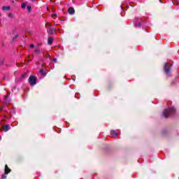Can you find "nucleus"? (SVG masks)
<instances>
[{"mask_svg":"<svg viewBox=\"0 0 179 179\" xmlns=\"http://www.w3.org/2000/svg\"><path fill=\"white\" fill-rule=\"evenodd\" d=\"M164 71L167 76H170V73L171 72V65L169 64V63H165Z\"/></svg>","mask_w":179,"mask_h":179,"instance_id":"2","label":"nucleus"},{"mask_svg":"<svg viewBox=\"0 0 179 179\" xmlns=\"http://www.w3.org/2000/svg\"><path fill=\"white\" fill-rule=\"evenodd\" d=\"M54 16L56 17L57 14H55V13L52 14V17H54Z\"/></svg>","mask_w":179,"mask_h":179,"instance_id":"23","label":"nucleus"},{"mask_svg":"<svg viewBox=\"0 0 179 179\" xmlns=\"http://www.w3.org/2000/svg\"><path fill=\"white\" fill-rule=\"evenodd\" d=\"M27 76V74L26 73L22 74L21 76V77L20 78V80H22V79H24V78H26Z\"/></svg>","mask_w":179,"mask_h":179,"instance_id":"16","label":"nucleus"},{"mask_svg":"<svg viewBox=\"0 0 179 179\" xmlns=\"http://www.w3.org/2000/svg\"><path fill=\"white\" fill-rule=\"evenodd\" d=\"M2 10H10V7H9V6H3V8H2Z\"/></svg>","mask_w":179,"mask_h":179,"instance_id":"14","label":"nucleus"},{"mask_svg":"<svg viewBox=\"0 0 179 179\" xmlns=\"http://www.w3.org/2000/svg\"><path fill=\"white\" fill-rule=\"evenodd\" d=\"M53 62H57V59H55H55H53Z\"/></svg>","mask_w":179,"mask_h":179,"instance_id":"24","label":"nucleus"},{"mask_svg":"<svg viewBox=\"0 0 179 179\" xmlns=\"http://www.w3.org/2000/svg\"><path fill=\"white\" fill-rule=\"evenodd\" d=\"M46 58H48V57H50V55H48L47 56H45Z\"/></svg>","mask_w":179,"mask_h":179,"instance_id":"26","label":"nucleus"},{"mask_svg":"<svg viewBox=\"0 0 179 179\" xmlns=\"http://www.w3.org/2000/svg\"><path fill=\"white\" fill-rule=\"evenodd\" d=\"M121 8H122V9H124V8H122V6H121Z\"/></svg>","mask_w":179,"mask_h":179,"instance_id":"31","label":"nucleus"},{"mask_svg":"<svg viewBox=\"0 0 179 179\" xmlns=\"http://www.w3.org/2000/svg\"><path fill=\"white\" fill-rule=\"evenodd\" d=\"M142 24V18H136L135 21V27H139Z\"/></svg>","mask_w":179,"mask_h":179,"instance_id":"5","label":"nucleus"},{"mask_svg":"<svg viewBox=\"0 0 179 179\" xmlns=\"http://www.w3.org/2000/svg\"><path fill=\"white\" fill-rule=\"evenodd\" d=\"M47 31L48 34H50V35L57 34V33L55 32V29L52 28V25H51V24H48Z\"/></svg>","mask_w":179,"mask_h":179,"instance_id":"4","label":"nucleus"},{"mask_svg":"<svg viewBox=\"0 0 179 179\" xmlns=\"http://www.w3.org/2000/svg\"><path fill=\"white\" fill-rule=\"evenodd\" d=\"M11 114H16V111H15V109H12L10 111Z\"/></svg>","mask_w":179,"mask_h":179,"instance_id":"20","label":"nucleus"},{"mask_svg":"<svg viewBox=\"0 0 179 179\" xmlns=\"http://www.w3.org/2000/svg\"><path fill=\"white\" fill-rule=\"evenodd\" d=\"M27 9L28 12H30L31 10V6H27Z\"/></svg>","mask_w":179,"mask_h":179,"instance_id":"19","label":"nucleus"},{"mask_svg":"<svg viewBox=\"0 0 179 179\" xmlns=\"http://www.w3.org/2000/svg\"><path fill=\"white\" fill-rule=\"evenodd\" d=\"M21 8H22V9H25V8H26V3H22L21 4Z\"/></svg>","mask_w":179,"mask_h":179,"instance_id":"18","label":"nucleus"},{"mask_svg":"<svg viewBox=\"0 0 179 179\" xmlns=\"http://www.w3.org/2000/svg\"><path fill=\"white\" fill-rule=\"evenodd\" d=\"M15 82H17V79L15 80Z\"/></svg>","mask_w":179,"mask_h":179,"instance_id":"30","label":"nucleus"},{"mask_svg":"<svg viewBox=\"0 0 179 179\" xmlns=\"http://www.w3.org/2000/svg\"><path fill=\"white\" fill-rule=\"evenodd\" d=\"M52 41H54V39H53L52 38L49 37V38H48V44L49 45H51L52 44Z\"/></svg>","mask_w":179,"mask_h":179,"instance_id":"12","label":"nucleus"},{"mask_svg":"<svg viewBox=\"0 0 179 179\" xmlns=\"http://www.w3.org/2000/svg\"><path fill=\"white\" fill-rule=\"evenodd\" d=\"M30 48H34V44H31L30 45Z\"/></svg>","mask_w":179,"mask_h":179,"instance_id":"22","label":"nucleus"},{"mask_svg":"<svg viewBox=\"0 0 179 179\" xmlns=\"http://www.w3.org/2000/svg\"><path fill=\"white\" fill-rule=\"evenodd\" d=\"M32 2H36V0H31Z\"/></svg>","mask_w":179,"mask_h":179,"instance_id":"28","label":"nucleus"},{"mask_svg":"<svg viewBox=\"0 0 179 179\" xmlns=\"http://www.w3.org/2000/svg\"><path fill=\"white\" fill-rule=\"evenodd\" d=\"M3 128V131H4V132H8V131H9V129H10V127H9V125H3L2 126Z\"/></svg>","mask_w":179,"mask_h":179,"instance_id":"7","label":"nucleus"},{"mask_svg":"<svg viewBox=\"0 0 179 179\" xmlns=\"http://www.w3.org/2000/svg\"><path fill=\"white\" fill-rule=\"evenodd\" d=\"M2 110H3V108L0 106V111H2Z\"/></svg>","mask_w":179,"mask_h":179,"instance_id":"25","label":"nucleus"},{"mask_svg":"<svg viewBox=\"0 0 179 179\" xmlns=\"http://www.w3.org/2000/svg\"><path fill=\"white\" fill-rule=\"evenodd\" d=\"M10 171H11L10 169H9V167H8L7 165H5V169H4L5 174H9Z\"/></svg>","mask_w":179,"mask_h":179,"instance_id":"9","label":"nucleus"},{"mask_svg":"<svg viewBox=\"0 0 179 179\" xmlns=\"http://www.w3.org/2000/svg\"><path fill=\"white\" fill-rule=\"evenodd\" d=\"M1 178H2V179L6 178V174H5V173H4V174H3V175L1 176Z\"/></svg>","mask_w":179,"mask_h":179,"instance_id":"21","label":"nucleus"},{"mask_svg":"<svg viewBox=\"0 0 179 179\" xmlns=\"http://www.w3.org/2000/svg\"><path fill=\"white\" fill-rule=\"evenodd\" d=\"M42 66H45V64H42Z\"/></svg>","mask_w":179,"mask_h":179,"instance_id":"27","label":"nucleus"},{"mask_svg":"<svg viewBox=\"0 0 179 179\" xmlns=\"http://www.w3.org/2000/svg\"><path fill=\"white\" fill-rule=\"evenodd\" d=\"M39 73H41V75H43V76H47V73L43 69L39 70Z\"/></svg>","mask_w":179,"mask_h":179,"instance_id":"11","label":"nucleus"},{"mask_svg":"<svg viewBox=\"0 0 179 179\" xmlns=\"http://www.w3.org/2000/svg\"><path fill=\"white\" fill-rule=\"evenodd\" d=\"M17 37H19V35L16 34L12 39V41H16L17 39Z\"/></svg>","mask_w":179,"mask_h":179,"instance_id":"17","label":"nucleus"},{"mask_svg":"<svg viewBox=\"0 0 179 179\" xmlns=\"http://www.w3.org/2000/svg\"><path fill=\"white\" fill-rule=\"evenodd\" d=\"M3 101L6 104H8V103H9V101H10V99H9V96H5L4 98H3Z\"/></svg>","mask_w":179,"mask_h":179,"instance_id":"10","label":"nucleus"},{"mask_svg":"<svg viewBox=\"0 0 179 179\" xmlns=\"http://www.w3.org/2000/svg\"><path fill=\"white\" fill-rule=\"evenodd\" d=\"M68 12H69V15H74L75 14V8L70 7L68 9Z\"/></svg>","mask_w":179,"mask_h":179,"instance_id":"8","label":"nucleus"},{"mask_svg":"<svg viewBox=\"0 0 179 179\" xmlns=\"http://www.w3.org/2000/svg\"><path fill=\"white\" fill-rule=\"evenodd\" d=\"M29 82L31 86H34L37 85V78H36L34 76H31L29 78Z\"/></svg>","mask_w":179,"mask_h":179,"instance_id":"3","label":"nucleus"},{"mask_svg":"<svg viewBox=\"0 0 179 179\" xmlns=\"http://www.w3.org/2000/svg\"><path fill=\"white\" fill-rule=\"evenodd\" d=\"M176 114V108L169 107L166 108L162 112V115L164 118H169V117H171Z\"/></svg>","mask_w":179,"mask_h":179,"instance_id":"1","label":"nucleus"},{"mask_svg":"<svg viewBox=\"0 0 179 179\" xmlns=\"http://www.w3.org/2000/svg\"><path fill=\"white\" fill-rule=\"evenodd\" d=\"M40 52H41V50H40L39 48H36L34 52V55H38V54H40Z\"/></svg>","mask_w":179,"mask_h":179,"instance_id":"13","label":"nucleus"},{"mask_svg":"<svg viewBox=\"0 0 179 179\" xmlns=\"http://www.w3.org/2000/svg\"><path fill=\"white\" fill-rule=\"evenodd\" d=\"M110 136L112 138H117L118 136V134H117V131L115 130H111Z\"/></svg>","mask_w":179,"mask_h":179,"instance_id":"6","label":"nucleus"},{"mask_svg":"<svg viewBox=\"0 0 179 179\" xmlns=\"http://www.w3.org/2000/svg\"><path fill=\"white\" fill-rule=\"evenodd\" d=\"M143 26H145V22H143Z\"/></svg>","mask_w":179,"mask_h":179,"instance_id":"29","label":"nucleus"},{"mask_svg":"<svg viewBox=\"0 0 179 179\" xmlns=\"http://www.w3.org/2000/svg\"><path fill=\"white\" fill-rule=\"evenodd\" d=\"M3 62H5V59L3 57H0V66L3 65Z\"/></svg>","mask_w":179,"mask_h":179,"instance_id":"15","label":"nucleus"}]
</instances>
